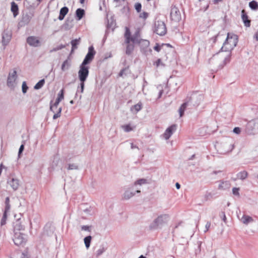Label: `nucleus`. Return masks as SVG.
<instances>
[{
  "mask_svg": "<svg viewBox=\"0 0 258 258\" xmlns=\"http://www.w3.org/2000/svg\"><path fill=\"white\" fill-rule=\"evenodd\" d=\"M220 216L221 217L222 220L224 222V224H226V217L225 213L223 212H221L220 214Z\"/></svg>",
  "mask_w": 258,
  "mask_h": 258,
  "instance_id": "nucleus-51",
  "label": "nucleus"
},
{
  "mask_svg": "<svg viewBox=\"0 0 258 258\" xmlns=\"http://www.w3.org/2000/svg\"><path fill=\"white\" fill-rule=\"evenodd\" d=\"M68 169V170H76L78 169V167L76 164H70Z\"/></svg>",
  "mask_w": 258,
  "mask_h": 258,
  "instance_id": "nucleus-45",
  "label": "nucleus"
},
{
  "mask_svg": "<svg viewBox=\"0 0 258 258\" xmlns=\"http://www.w3.org/2000/svg\"><path fill=\"white\" fill-rule=\"evenodd\" d=\"M142 5L140 3H137L135 5V9L138 12H140L141 11Z\"/></svg>",
  "mask_w": 258,
  "mask_h": 258,
  "instance_id": "nucleus-50",
  "label": "nucleus"
},
{
  "mask_svg": "<svg viewBox=\"0 0 258 258\" xmlns=\"http://www.w3.org/2000/svg\"><path fill=\"white\" fill-rule=\"evenodd\" d=\"M137 43L140 44L142 46H143L145 48L148 47L150 44V42L149 41H148L147 40L141 39L140 36L139 42H137Z\"/></svg>",
  "mask_w": 258,
  "mask_h": 258,
  "instance_id": "nucleus-29",
  "label": "nucleus"
},
{
  "mask_svg": "<svg viewBox=\"0 0 258 258\" xmlns=\"http://www.w3.org/2000/svg\"><path fill=\"white\" fill-rule=\"evenodd\" d=\"M233 132L234 133L238 135L241 132V128L239 127H235L234 128Z\"/></svg>",
  "mask_w": 258,
  "mask_h": 258,
  "instance_id": "nucleus-52",
  "label": "nucleus"
},
{
  "mask_svg": "<svg viewBox=\"0 0 258 258\" xmlns=\"http://www.w3.org/2000/svg\"><path fill=\"white\" fill-rule=\"evenodd\" d=\"M36 3H33V5H36V6H38L39 3L42 1V0H36Z\"/></svg>",
  "mask_w": 258,
  "mask_h": 258,
  "instance_id": "nucleus-61",
  "label": "nucleus"
},
{
  "mask_svg": "<svg viewBox=\"0 0 258 258\" xmlns=\"http://www.w3.org/2000/svg\"><path fill=\"white\" fill-rule=\"evenodd\" d=\"M17 79V71L14 70L10 73L8 78L7 84L9 87H14L15 81Z\"/></svg>",
  "mask_w": 258,
  "mask_h": 258,
  "instance_id": "nucleus-13",
  "label": "nucleus"
},
{
  "mask_svg": "<svg viewBox=\"0 0 258 258\" xmlns=\"http://www.w3.org/2000/svg\"><path fill=\"white\" fill-rule=\"evenodd\" d=\"M28 87L27 86L26 82H23L22 86V92L24 94L27 92Z\"/></svg>",
  "mask_w": 258,
  "mask_h": 258,
  "instance_id": "nucleus-44",
  "label": "nucleus"
},
{
  "mask_svg": "<svg viewBox=\"0 0 258 258\" xmlns=\"http://www.w3.org/2000/svg\"><path fill=\"white\" fill-rule=\"evenodd\" d=\"M216 54L214 55L212 57H211L209 59V63L212 65L215 69H221L227 63L229 62L230 61V57H229V60L228 61H225L224 62V64L222 66H220V62L221 61V60H223L224 58H220L217 60H215L214 62L211 61V59L214 57V56Z\"/></svg>",
  "mask_w": 258,
  "mask_h": 258,
  "instance_id": "nucleus-14",
  "label": "nucleus"
},
{
  "mask_svg": "<svg viewBox=\"0 0 258 258\" xmlns=\"http://www.w3.org/2000/svg\"><path fill=\"white\" fill-rule=\"evenodd\" d=\"M154 49L156 51L159 52L160 50L161 47H160V46H159L158 44H157L156 45L154 46Z\"/></svg>",
  "mask_w": 258,
  "mask_h": 258,
  "instance_id": "nucleus-57",
  "label": "nucleus"
},
{
  "mask_svg": "<svg viewBox=\"0 0 258 258\" xmlns=\"http://www.w3.org/2000/svg\"><path fill=\"white\" fill-rule=\"evenodd\" d=\"M121 127L125 132H129L133 130L132 127L130 124L123 125Z\"/></svg>",
  "mask_w": 258,
  "mask_h": 258,
  "instance_id": "nucleus-39",
  "label": "nucleus"
},
{
  "mask_svg": "<svg viewBox=\"0 0 258 258\" xmlns=\"http://www.w3.org/2000/svg\"><path fill=\"white\" fill-rule=\"evenodd\" d=\"M125 43L126 44V54L130 55L134 49V43L139 42L140 40V29H138L132 36L128 28L125 27L124 33Z\"/></svg>",
  "mask_w": 258,
  "mask_h": 258,
  "instance_id": "nucleus-2",
  "label": "nucleus"
},
{
  "mask_svg": "<svg viewBox=\"0 0 258 258\" xmlns=\"http://www.w3.org/2000/svg\"><path fill=\"white\" fill-rule=\"evenodd\" d=\"M157 89L159 91L158 98H160L161 97L163 93V88L161 85H159L157 87Z\"/></svg>",
  "mask_w": 258,
  "mask_h": 258,
  "instance_id": "nucleus-47",
  "label": "nucleus"
},
{
  "mask_svg": "<svg viewBox=\"0 0 258 258\" xmlns=\"http://www.w3.org/2000/svg\"><path fill=\"white\" fill-rule=\"evenodd\" d=\"M78 20H80L85 15V11L82 9H78L76 12Z\"/></svg>",
  "mask_w": 258,
  "mask_h": 258,
  "instance_id": "nucleus-25",
  "label": "nucleus"
},
{
  "mask_svg": "<svg viewBox=\"0 0 258 258\" xmlns=\"http://www.w3.org/2000/svg\"><path fill=\"white\" fill-rule=\"evenodd\" d=\"M240 220L244 224H249L253 221V219L248 215H243Z\"/></svg>",
  "mask_w": 258,
  "mask_h": 258,
  "instance_id": "nucleus-24",
  "label": "nucleus"
},
{
  "mask_svg": "<svg viewBox=\"0 0 258 258\" xmlns=\"http://www.w3.org/2000/svg\"><path fill=\"white\" fill-rule=\"evenodd\" d=\"M160 62H161V59H158L156 61V65L157 67L159 66V64H160Z\"/></svg>",
  "mask_w": 258,
  "mask_h": 258,
  "instance_id": "nucleus-60",
  "label": "nucleus"
},
{
  "mask_svg": "<svg viewBox=\"0 0 258 258\" xmlns=\"http://www.w3.org/2000/svg\"><path fill=\"white\" fill-rule=\"evenodd\" d=\"M203 228L201 230V231L203 232H206L208 230V227H203Z\"/></svg>",
  "mask_w": 258,
  "mask_h": 258,
  "instance_id": "nucleus-58",
  "label": "nucleus"
},
{
  "mask_svg": "<svg viewBox=\"0 0 258 258\" xmlns=\"http://www.w3.org/2000/svg\"><path fill=\"white\" fill-rule=\"evenodd\" d=\"M148 17V13L143 12L140 14V17L143 19H146Z\"/></svg>",
  "mask_w": 258,
  "mask_h": 258,
  "instance_id": "nucleus-54",
  "label": "nucleus"
},
{
  "mask_svg": "<svg viewBox=\"0 0 258 258\" xmlns=\"http://www.w3.org/2000/svg\"><path fill=\"white\" fill-rule=\"evenodd\" d=\"M147 183V180L144 178L140 179L136 181L134 183V186L140 185L141 186L143 184Z\"/></svg>",
  "mask_w": 258,
  "mask_h": 258,
  "instance_id": "nucleus-36",
  "label": "nucleus"
},
{
  "mask_svg": "<svg viewBox=\"0 0 258 258\" xmlns=\"http://www.w3.org/2000/svg\"><path fill=\"white\" fill-rule=\"evenodd\" d=\"M71 60L69 57L68 59L63 61L61 65V69L62 71H65L69 69L71 66Z\"/></svg>",
  "mask_w": 258,
  "mask_h": 258,
  "instance_id": "nucleus-22",
  "label": "nucleus"
},
{
  "mask_svg": "<svg viewBox=\"0 0 258 258\" xmlns=\"http://www.w3.org/2000/svg\"><path fill=\"white\" fill-rule=\"evenodd\" d=\"M154 32L160 36H164L167 32L165 23L162 21H156L154 24Z\"/></svg>",
  "mask_w": 258,
  "mask_h": 258,
  "instance_id": "nucleus-5",
  "label": "nucleus"
},
{
  "mask_svg": "<svg viewBox=\"0 0 258 258\" xmlns=\"http://www.w3.org/2000/svg\"><path fill=\"white\" fill-rule=\"evenodd\" d=\"M223 0H214L213 2L214 4H217L218 3L222 2Z\"/></svg>",
  "mask_w": 258,
  "mask_h": 258,
  "instance_id": "nucleus-62",
  "label": "nucleus"
},
{
  "mask_svg": "<svg viewBox=\"0 0 258 258\" xmlns=\"http://www.w3.org/2000/svg\"><path fill=\"white\" fill-rule=\"evenodd\" d=\"M248 173L245 171H243L237 173V177L238 179L244 180L247 177Z\"/></svg>",
  "mask_w": 258,
  "mask_h": 258,
  "instance_id": "nucleus-27",
  "label": "nucleus"
},
{
  "mask_svg": "<svg viewBox=\"0 0 258 258\" xmlns=\"http://www.w3.org/2000/svg\"><path fill=\"white\" fill-rule=\"evenodd\" d=\"M83 211L85 214L89 215H92L94 213V210L91 207H89V208L84 209Z\"/></svg>",
  "mask_w": 258,
  "mask_h": 258,
  "instance_id": "nucleus-41",
  "label": "nucleus"
},
{
  "mask_svg": "<svg viewBox=\"0 0 258 258\" xmlns=\"http://www.w3.org/2000/svg\"><path fill=\"white\" fill-rule=\"evenodd\" d=\"M91 238V236H88L84 238V243L87 248L90 246Z\"/></svg>",
  "mask_w": 258,
  "mask_h": 258,
  "instance_id": "nucleus-38",
  "label": "nucleus"
},
{
  "mask_svg": "<svg viewBox=\"0 0 258 258\" xmlns=\"http://www.w3.org/2000/svg\"><path fill=\"white\" fill-rule=\"evenodd\" d=\"M170 18L172 21L175 22H179L181 20V13L177 7L173 6L171 8Z\"/></svg>",
  "mask_w": 258,
  "mask_h": 258,
  "instance_id": "nucleus-9",
  "label": "nucleus"
},
{
  "mask_svg": "<svg viewBox=\"0 0 258 258\" xmlns=\"http://www.w3.org/2000/svg\"><path fill=\"white\" fill-rule=\"evenodd\" d=\"M175 186H176L177 189H179L180 187V184L179 183L176 182V184H175Z\"/></svg>",
  "mask_w": 258,
  "mask_h": 258,
  "instance_id": "nucleus-63",
  "label": "nucleus"
},
{
  "mask_svg": "<svg viewBox=\"0 0 258 258\" xmlns=\"http://www.w3.org/2000/svg\"><path fill=\"white\" fill-rule=\"evenodd\" d=\"M33 17V14L30 13L23 14L22 18L21 23L23 24H28Z\"/></svg>",
  "mask_w": 258,
  "mask_h": 258,
  "instance_id": "nucleus-18",
  "label": "nucleus"
},
{
  "mask_svg": "<svg viewBox=\"0 0 258 258\" xmlns=\"http://www.w3.org/2000/svg\"><path fill=\"white\" fill-rule=\"evenodd\" d=\"M86 65L81 64L78 72L79 80L81 82L82 88H83V82L86 80L89 75V68Z\"/></svg>",
  "mask_w": 258,
  "mask_h": 258,
  "instance_id": "nucleus-6",
  "label": "nucleus"
},
{
  "mask_svg": "<svg viewBox=\"0 0 258 258\" xmlns=\"http://www.w3.org/2000/svg\"><path fill=\"white\" fill-rule=\"evenodd\" d=\"M65 47V46L63 45H60L59 46H58L55 48H54L53 49L51 50H50V52H53V51H58L59 50H60L62 48H63Z\"/></svg>",
  "mask_w": 258,
  "mask_h": 258,
  "instance_id": "nucleus-49",
  "label": "nucleus"
},
{
  "mask_svg": "<svg viewBox=\"0 0 258 258\" xmlns=\"http://www.w3.org/2000/svg\"><path fill=\"white\" fill-rule=\"evenodd\" d=\"M8 212H6V210H5V212H4V215H3V218L2 219V220H1V226H3L5 224H6V220L7 219V213H8Z\"/></svg>",
  "mask_w": 258,
  "mask_h": 258,
  "instance_id": "nucleus-43",
  "label": "nucleus"
},
{
  "mask_svg": "<svg viewBox=\"0 0 258 258\" xmlns=\"http://www.w3.org/2000/svg\"><path fill=\"white\" fill-rule=\"evenodd\" d=\"M27 42L29 45L33 47H36L41 45V42L38 38L34 36L28 37L27 39Z\"/></svg>",
  "mask_w": 258,
  "mask_h": 258,
  "instance_id": "nucleus-12",
  "label": "nucleus"
},
{
  "mask_svg": "<svg viewBox=\"0 0 258 258\" xmlns=\"http://www.w3.org/2000/svg\"><path fill=\"white\" fill-rule=\"evenodd\" d=\"M241 18L244 25L246 27H249L250 21L248 19L247 15L245 13V11L243 10L241 12Z\"/></svg>",
  "mask_w": 258,
  "mask_h": 258,
  "instance_id": "nucleus-20",
  "label": "nucleus"
},
{
  "mask_svg": "<svg viewBox=\"0 0 258 258\" xmlns=\"http://www.w3.org/2000/svg\"><path fill=\"white\" fill-rule=\"evenodd\" d=\"M203 96L202 95H194L193 96V99L194 100H196L195 104L197 105H199L200 102L203 100Z\"/></svg>",
  "mask_w": 258,
  "mask_h": 258,
  "instance_id": "nucleus-32",
  "label": "nucleus"
},
{
  "mask_svg": "<svg viewBox=\"0 0 258 258\" xmlns=\"http://www.w3.org/2000/svg\"><path fill=\"white\" fill-rule=\"evenodd\" d=\"M237 42V35L228 33L227 38L221 48V51L216 54L211 59V61L214 62L215 60L220 58H224L219 64L220 66L223 65L225 61L229 60V57L231 56V51L236 46Z\"/></svg>",
  "mask_w": 258,
  "mask_h": 258,
  "instance_id": "nucleus-1",
  "label": "nucleus"
},
{
  "mask_svg": "<svg viewBox=\"0 0 258 258\" xmlns=\"http://www.w3.org/2000/svg\"><path fill=\"white\" fill-rule=\"evenodd\" d=\"M234 148V143L231 139H227L225 142L221 144L220 150V153L225 154L232 151Z\"/></svg>",
  "mask_w": 258,
  "mask_h": 258,
  "instance_id": "nucleus-7",
  "label": "nucleus"
},
{
  "mask_svg": "<svg viewBox=\"0 0 258 258\" xmlns=\"http://www.w3.org/2000/svg\"><path fill=\"white\" fill-rule=\"evenodd\" d=\"M80 39V38H79L78 39H74L71 41V44L72 45L71 53H72L73 52V51L75 49H76L77 48V46L79 43Z\"/></svg>",
  "mask_w": 258,
  "mask_h": 258,
  "instance_id": "nucleus-33",
  "label": "nucleus"
},
{
  "mask_svg": "<svg viewBox=\"0 0 258 258\" xmlns=\"http://www.w3.org/2000/svg\"><path fill=\"white\" fill-rule=\"evenodd\" d=\"M68 12H69V9L67 7H64L62 8L60 10L58 19L59 20H62L64 19L65 16L68 13Z\"/></svg>",
  "mask_w": 258,
  "mask_h": 258,
  "instance_id": "nucleus-23",
  "label": "nucleus"
},
{
  "mask_svg": "<svg viewBox=\"0 0 258 258\" xmlns=\"http://www.w3.org/2000/svg\"><path fill=\"white\" fill-rule=\"evenodd\" d=\"M142 104L141 102H139L138 104L133 106L132 107H131V110L132 112H134V110H135V112L136 113V112H138L139 111H140L142 109Z\"/></svg>",
  "mask_w": 258,
  "mask_h": 258,
  "instance_id": "nucleus-28",
  "label": "nucleus"
},
{
  "mask_svg": "<svg viewBox=\"0 0 258 258\" xmlns=\"http://www.w3.org/2000/svg\"><path fill=\"white\" fill-rule=\"evenodd\" d=\"M45 80L44 79H42L40 80L34 86V89L36 90H38L40 89L44 84Z\"/></svg>",
  "mask_w": 258,
  "mask_h": 258,
  "instance_id": "nucleus-37",
  "label": "nucleus"
},
{
  "mask_svg": "<svg viewBox=\"0 0 258 258\" xmlns=\"http://www.w3.org/2000/svg\"><path fill=\"white\" fill-rule=\"evenodd\" d=\"M11 33L9 31L5 30L3 34L2 43L4 45H7L11 39Z\"/></svg>",
  "mask_w": 258,
  "mask_h": 258,
  "instance_id": "nucleus-16",
  "label": "nucleus"
},
{
  "mask_svg": "<svg viewBox=\"0 0 258 258\" xmlns=\"http://www.w3.org/2000/svg\"><path fill=\"white\" fill-rule=\"evenodd\" d=\"M245 131L249 135L258 134V118L249 121L245 126Z\"/></svg>",
  "mask_w": 258,
  "mask_h": 258,
  "instance_id": "nucleus-4",
  "label": "nucleus"
},
{
  "mask_svg": "<svg viewBox=\"0 0 258 258\" xmlns=\"http://www.w3.org/2000/svg\"><path fill=\"white\" fill-rule=\"evenodd\" d=\"M176 130V125L173 124L168 127L163 134V137L166 140H168Z\"/></svg>",
  "mask_w": 258,
  "mask_h": 258,
  "instance_id": "nucleus-15",
  "label": "nucleus"
},
{
  "mask_svg": "<svg viewBox=\"0 0 258 258\" xmlns=\"http://www.w3.org/2000/svg\"><path fill=\"white\" fill-rule=\"evenodd\" d=\"M11 5V10L13 14L14 17H16L19 14L18 6L14 2H12Z\"/></svg>",
  "mask_w": 258,
  "mask_h": 258,
  "instance_id": "nucleus-19",
  "label": "nucleus"
},
{
  "mask_svg": "<svg viewBox=\"0 0 258 258\" xmlns=\"http://www.w3.org/2000/svg\"><path fill=\"white\" fill-rule=\"evenodd\" d=\"M90 227H82L81 230L84 231H90Z\"/></svg>",
  "mask_w": 258,
  "mask_h": 258,
  "instance_id": "nucleus-55",
  "label": "nucleus"
},
{
  "mask_svg": "<svg viewBox=\"0 0 258 258\" xmlns=\"http://www.w3.org/2000/svg\"><path fill=\"white\" fill-rule=\"evenodd\" d=\"M249 7L253 10H258V3L255 1H252L249 3Z\"/></svg>",
  "mask_w": 258,
  "mask_h": 258,
  "instance_id": "nucleus-34",
  "label": "nucleus"
},
{
  "mask_svg": "<svg viewBox=\"0 0 258 258\" xmlns=\"http://www.w3.org/2000/svg\"><path fill=\"white\" fill-rule=\"evenodd\" d=\"M63 94H64L63 90L61 89L60 90V91L59 92V93H58V97L57 98L59 99V100H60L61 101L64 98Z\"/></svg>",
  "mask_w": 258,
  "mask_h": 258,
  "instance_id": "nucleus-46",
  "label": "nucleus"
},
{
  "mask_svg": "<svg viewBox=\"0 0 258 258\" xmlns=\"http://www.w3.org/2000/svg\"><path fill=\"white\" fill-rule=\"evenodd\" d=\"M24 149V146L23 145H21L20 147V148H19V153H18V156H19V157H20V155L22 153V152L23 151Z\"/></svg>",
  "mask_w": 258,
  "mask_h": 258,
  "instance_id": "nucleus-53",
  "label": "nucleus"
},
{
  "mask_svg": "<svg viewBox=\"0 0 258 258\" xmlns=\"http://www.w3.org/2000/svg\"><path fill=\"white\" fill-rule=\"evenodd\" d=\"M10 202V199L9 197L6 198V207H5V210L6 212H9L10 209V205L9 204Z\"/></svg>",
  "mask_w": 258,
  "mask_h": 258,
  "instance_id": "nucleus-42",
  "label": "nucleus"
},
{
  "mask_svg": "<svg viewBox=\"0 0 258 258\" xmlns=\"http://www.w3.org/2000/svg\"><path fill=\"white\" fill-rule=\"evenodd\" d=\"M170 217L168 215L163 214L159 216L154 220V223L156 226L164 225L168 224Z\"/></svg>",
  "mask_w": 258,
  "mask_h": 258,
  "instance_id": "nucleus-8",
  "label": "nucleus"
},
{
  "mask_svg": "<svg viewBox=\"0 0 258 258\" xmlns=\"http://www.w3.org/2000/svg\"><path fill=\"white\" fill-rule=\"evenodd\" d=\"M239 188L237 187H234L232 189V193L234 195L236 196H239Z\"/></svg>",
  "mask_w": 258,
  "mask_h": 258,
  "instance_id": "nucleus-48",
  "label": "nucleus"
},
{
  "mask_svg": "<svg viewBox=\"0 0 258 258\" xmlns=\"http://www.w3.org/2000/svg\"><path fill=\"white\" fill-rule=\"evenodd\" d=\"M60 101V100L57 98L53 104H51L52 101L50 102V109L52 112L56 111V110H55V109H57V106H58Z\"/></svg>",
  "mask_w": 258,
  "mask_h": 258,
  "instance_id": "nucleus-26",
  "label": "nucleus"
},
{
  "mask_svg": "<svg viewBox=\"0 0 258 258\" xmlns=\"http://www.w3.org/2000/svg\"><path fill=\"white\" fill-rule=\"evenodd\" d=\"M23 256L22 257V258H28V256L27 255H26L25 253H23Z\"/></svg>",
  "mask_w": 258,
  "mask_h": 258,
  "instance_id": "nucleus-64",
  "label": "nucleus"
},
{
  "mask_svg": "<svg viewBox=\"0 0 258 258\" xmlns=\"http://www.w3.org/2000/svg\"><path fill=\"white\" fill-rule=\"evenodd\" d=\"M8 184L11 186L14 190H17L20 185L19 180L18 179L12 178L8 181Z\"/></svg>",
  "mask_w": 258,
  "mask_h": 258,
  "instance_id": "nucleus-17",
  "label": "nucleus"
},
{
  "mask_svg": "<svg viewBox=\"0 0 258 258\" xmlns=\"http://www.w3.org/2000/svg\"><path fill=\"white\" fill-rule=\"evenodd\" d=\"M187 105V103H184L183 104H182L181 105V106L179 108L178 111L179 113L180 117H181L183 116V115L184 114V110H185V108H186Z\"/></svg>",
  "mask_w": 258,
  "mask_h": 258,
  "instance_id": "nucleus-35",
  "label": "nucleus"
},
{
  "mask_svg": "<svg viewBox=\"0 0 258 258\" xmlns=\"http://www.w3.org/2000/svg\"><path fill=\"white\" fill-rule=\"evenodd\" d=\"M127 70V68H125V69L121 70L119 74V76L120 77H122L124 74V72L126 71Z\"/></svg>",
  "mask_w": 258,
  "mask_h": 258,
  "instance_id": "nucleus-56",
  "label": "nucleus"
},
{
  "mask_svg": "<svg viewBox=\"0 0 258 258\" xmlns=\"http://www.w3.org/2000/svg\"><path fill=\"white\" fill-rule=\"evenodd\" d=\"M95 54V51L92 46L89 47L88 53L85 56L82 64L83 65H87L89 64L93 59L94 56Z\"/></svg>",
  "mask_w": 258,
  "mask_h": 258,
  "instance_id": "nucleus-10",
  "label": "nucleus"
},
{
  "mask_svg": "<svg viewBox=\"0 0 258 258\" xmlns=\"http://www.w3.org/2000/svg\"><path fill=\"white\" fill-rule=\"evenodd\" d=\"M244 231L248 234H251L256 231V227H245Z\"/></svg>",
  "mask_w": 258,
  "mask_h": 258,
  "instance_id": "nucleus-30",
  "label": "nucleus"
},
{
  "mask_svg": "<svg viewBox=\"0 0 258 258\" xmlns=\"http://www.w3.org/2000/svg\"><path fill=\"white\" fill-rule=\"evenodd\" d=\"M55 110H56V111L52 112L54 113L53 116V119H56L60 116L62 108L61 107H58V106H57V109H55Z\"/></svg>",
  "mask_w": 258,
  "mask_h": 258,
  "instance_id": "nucleus-31",
  "label": "nucleus"
},
{
  "mask_svg": "<svg viewBox=\"0 0 258 258\" xmlns=\"http://www.w3.org/2000/svg\"><path fill=\"white\" fill-rule=\"evenodd\" d=\"M136 190H134V189L133 188H130L127 189L125 191L123 195V198L124 200H127L131 199L132 197H133L134 196H135L136 192L137 193H140L141 190L138 187L136 188Z\"/></svg>",
  "mask_w": 258,
  "mask_h": 258,
  "instance_id": "nucleus-11",
  "label": "nucleus"
},
{
  "mask_svg": "<svg viewBox=\"0 0 258 258\" xmlns=\"http://www.w3.org/2000/svg\"><path fill=\"white\" fill-rule=\"evenodd\" d=\"M131 148L132 149H139L138 147L137 146L134 145L133 144V143H131Z\"/></svg>",
  "mask_w": 258,
  "mask_h": 258,
  "instance_id": "nucleus-59",
  "label": "nucleus"
},
{
  "mask_svg": "<svg viewBox=\"0 0 258 258\" xmlns=\"http://www.w3.org/2000/svg\"><path fill=\"white\" fill-rule=\"evenodd\" d=\"M230 186V183L228 181H220V183L218 185V188L219 189L225 190L229 188Z\"/></svg>",
  "mask_w": 258,
  "mask_h": 258,
  "instance_id": "nucleus-21",
  "label": "nucleus"
},
{
  "mask_svg": "<svg viewBox=\"0 0 258 258\" xmlns=\"http://www.w3.org/2000/svg\"><path fill=\"white\" fill-rule=\"evenodd\" d=\"M105 250H106V248L104 247H103V246L100 247L96 251V256H99L101 255Z\"/></svg>",
  "mask_w": 258,
  "mask_h": 258,
  "instance_id": "nucleus-40",
  "label": "nucleus"
},
{
  "mask_svg": "<svg viewBox=\"0 0 258 258\" xmlns=\"http://www.w3.org/2000/svg\"><path fill=\"white\" fill-rule=\"evenodd\" d=\"M23 227H15L14 229V238L13 239L15 244L17 245L23 244L26 241V236L21 231H23Z\"/></svg>",
  "mask_w": 258,
  "mask_h": 258,
  "instance_id": "nucleus-3",
  "label": "nucleus"
}]
</instances>
